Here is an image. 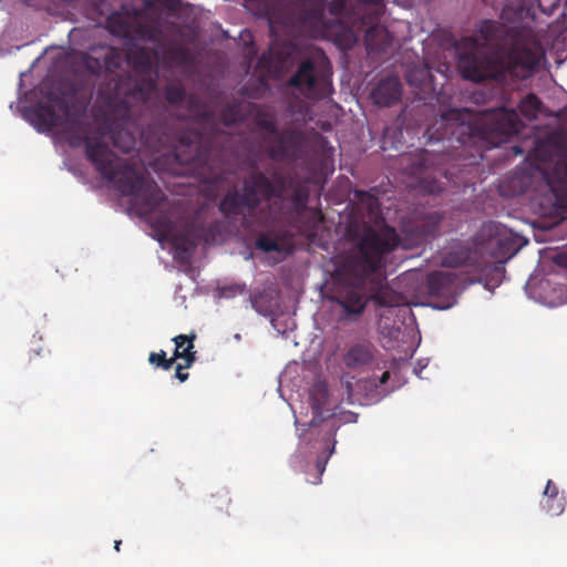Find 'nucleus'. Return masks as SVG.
Returning <instances> with one entry per match:
<instances>
[{
  "label": "nucleus",
  "instance_id": "nucleus-16",
  "mask_svg": "<svg viewBox=\"0 0 567 567\" xmlns=\"http://www.w3.org/2000/svg\"><path fill=\"white\" fill-rule=\"evenodd\" d=\"M455 274L451 271H433L427 277V289L431 296L441 297L449 293L455 282Z\"/></svg>",
  "mask_w": 567,
  "mask_h": 567
},
{
  "label": "nucleus",
  "instance_id": "nucleus-41",
  "mask_svg": "<svg viewBox=\"0 0 567 567\" xmlns=\"http://www.w3.org/2000/svg\"><path fill=\"white\" fill-rule=\"evenodd\" d=\"M414 74H420L421 80H424L425 76L429 75V71L426 69H420V70H417L415 72L414 71H410L409 74H408V81L410 83H412V81H413L412 78H413Z\"/></svg>",
  "mask_w": 567,
  "mask_h": 567
},
{
  "label": "nucleus",
  "instance_id": "nucleus-20",
  "mask_svg": "<svg viewBox=\"0 0 567 567\" xmlns=\"http://www.w3.org/2000/svg\"><path fill=\"white\" fill-rule=\"evenodd\" d=\"M475 265V255L472 249L468 247H456L449 252H446L443 257V266L450 268H458L462 266H474Z\"/></svg>",
  "mask_w": 567,
  "mask_h": 567
},
{
  "label": "nucleus",
  "instance_id": "nucleus-3",
  "mask_svg": "<svg viewBox=\"0 0 567 567\" xmlns=\"http://www.w3.org/2000/svg\"><path fill=\"white\" fill-rule=\"evenodd\" d=\"M462 42L466 50L458 56V69L468 81H503L507 75L518 76V69L529 72L539 63L536 40L498 21H482L477 34Z\"/></svg>",
  "mask_w": 567,
  "mask_h": 567
},
{
  "label": "nucleus",
  "instance_id": "nucleus-43",
  "mask_svg": "<svg viewBox=\"0 0 567 567\" xmlns=\"http://www.w3.org/2000/svg\"><path fill=\"white\" fill-rule=\"evenodd\" d=\"M389 378H390V372L389 371L383 372L381 378H380V380H379L380 384L386 383Z\"/></svg>",
  "mask_w": 567,
  "mask_h": 567
},
{
  "label": "nucleus",
  "instance_id": "nucleus-8",
  "mask_svg": "<svg viewBox=\"0 0 567 567\" xmlns=\"http://www.w3.org/2000/svg\"><path fill=\"white\" fill-rule=\"evenodd\" d=\"M267 16L270 30L274 31L277 27L290 28L297 23L306 22L307 20L320 21L323 17V8L317 6L310 11L296 10L291 6H286L281 1H278L268 9Z\"/></svg>",
  "mask_w": 567,
  "mask_h": 567
},
{
  "label": "nucleus",
  "instance_id": "nucleus-27",
  "mask_svg": "<svg viewBox=\"0 0 567 567\" xmlns=\"http://www.w3.org/2000/svg\"><path fill=\"white\" fill-rule=\"evenodd\" d=\"M540 505L550 516H558L565 511L566 499L564 496L543 497Z\"/></svg>",
  "mask_w": 567,
  "mask_h": 567
},
{
  "label": "nucleus",
  "instance_id": "nucleus-9",
  "mask_svg": "<svg viewBox=\"0 0 567 567\" xmlns=\"http://www.w3.org/2000/svg\"><path fill=\"white\" fill-rule=\"evenodd\" d=\"M485 233L491 237L487 247L495 258H509L522 247L520 237L499 224L489 223L484 226L483 234Z\"/></svg>",
  "mask_w": 567,
  "mask_h": 567
},
{
  "label": "nucleus",
  "instance_id": "nucleus-40",
  "mask_svg": "<svg viewBox=\"0 0 567 567\" xmlns=\"http://www.w3.org/2000/svg\"><path fill=\"white\" fill-rule=\"evenodd\" d=\"M343 9H344V1L336 0L330 6L329 11L334 16H339L343 11Z\"/></svg>",
  "mask_w": 567,
  "mask_h": 567
},
{
  "label": "nucleus",
  "instance_id": "nucleus-6",
  "mask_svg": "<svg viewBox=\"0 0 567 567\" xmlns=\"http://www.w3.org/2000/svg\"><path fill=\"white\" fill-rule=\"evenodd\" d=\"M309 187L301 183H289L280 174L269 178L254 169L244 179L240 189L228 190L219 203V210L226 217H246L259 205L272 202L277 212L286 217L300 216L307 209Z\"/></svg>",
  "mask_w": 567,
  "mask_h": 567
},
{
  "label": "nucleus",
  "instance_id": "nucleus-13",
  "mask_svg": "<svg viewBox=\"0 0 567 567\" xmlns=\"http://www.w3.org/2000/svg\"><path fill=\"white\" fill-rule=\"evenodd\" d=\"M101 58L103 60V65L105 68V75L104 80L101 83L99 90L107 84L115 83L124 78H133L135 76L124 73V74H117L115 71L121 68L122 65V53L118 49L114 47H101Z\"/></svg>",
  "mask_w": 567,
  "mask_h": 567
},
{
  "label": "nucleus",
  "instance_id": "nucleus-10",
  "mask_svg": "<svg viewBox=\"0 0 567 567\" xmlns=\"http://www.w3.org/2000/svg\"><path fill=\"white\" fill-rule=\"evenodd\" d=\"M306 143L301 131L287 128L278 132L269 146V156L275 161L296 159L299 157Z\"/></svg>",
  "mask_w": 567,
  "mask_h": 567
},
{
  "label": "nucleus",
  "instance_id": "nucleus-22",
  "mask_svg": "<svg viewBox=\"0 0 567 567\" xmlns=\"http://www.w3.org/2000/svg\"><path fill=\"white\" fill-rule=\"evenodd\" d=\"M251 307L260 315L268 317L274 313L277 301L270 290H258L250 295Z\"/></svg>",
  "mask_w": 567,
  "mask_h": 567
},
{
  "label": "nucleus",
  "instance_id": "nucleus-36",
  "mask_svg": "<svg viewBox=\"0 0 567 567\" xmlns=\"http://www.w3.org/2000/svg\"><path fill=\"white\" fill-rule=\"evenodd\" d=\"M161 6L167 10L176 11L181 8L182 0H156Z\"/></svg>",
  "mask_w": 567,
  "mask_h": 567
},
{
  "label": "nucleus",
  "instance_id": "nucleus-37",
  "mask_svg": "<svg viewBox=\"0 0 567 567\" xmlns=\"http://www.w3.org/2000/svg\"><path fill=\"white\" fill-rule=\"evenodd\" d=\"M429 156H430V152L427 150L422 151V154H421V156L419 158V163H417L419 171H425L429 167V165H430Z\"/></svg>",
  "mask_w": 567,
  "mask_h": 567
},
{
  "label": "nucleus",
  "instance_id": "nucleus-28",
  "mask_svg": "<svg viewBox=\"0 0 567 567\" xmlns=\"http://www.w3.org/2000/svg\"><path fill=\"white\" fill-rule=\"evenodd\" d=\"M256 124L261 131H265L272 140L275 138L276 135H278L279 131L274 115L258 114L256 117Z\"/></svg>",
  "mask_w": 567,
  "mask_h": 567
},
{
  "label": "nucleus",
  "instance_id": "nucleus-12",
  "mask_svg": "<svg viewBox=\"0 0 567 567\" xmlns=\"http://www.w3.org/2000/svg\"><path fill=\"white\" fill-rule=\"evenodd\" d=\"M402 85L396 76L381 80L371 92V100L375 105L390 106L401 97Z\"/></svg>",
  "mask_w": 567,
  "mask_h": 567
},
{
  "label": "nucleus",
  "instance_id": "nucleus-4",
  "mask_svg": "<svg viewBox=\"0 0 567 567\" xmlns=\"http://www.w3.org/2000/svg\"><path fill=\"white\" fill-rule=\"evenodd\" d=\"M197 127L171 126L168 122L156 121L142 127L140 137L143 144L154 152L165 148L163 154L168 171L174 174H186L207 166L216 140L223 133L214 113L195 94H187L184 104Z\"/></svg>",
  "mask_w": 567,
  "mask_h": 567
},
{
  "label": "nucleus",
  "instance_id": "nucleus-25",
  "mask_svg": "<svg viewBox=\"0 0 567 567\" xmlns=\"http://www.w3.org/2000/svg\"><path fill=\"white\" fill-rule=\"evenodd\" d=\"M186 96L187 92L181 83H171L167 84L164 89V97L169 105H183Z\"/></svg>",
  "mask_w": 567,
  "mask_h": 567
},
{
  "label": "nucleus",
  "instance_id": "nucleus-47",
  "mask_svg": "<svg viewBox=\"0 0 567 567\" xmlns=\"http://www.w3.org/2000/svg\"><path fill=\"white\" fill-rule=\"evenodd\" d=\"M377 300L380 305H384V302L381 300V298L379 296H377Z\"/></svg>",
  "mask_w": 567,
  "mask_h": 567
},
{
  "label": "nucleus",
  "instance_id": "nucleus-11",
  "mask_svg": "<svg viewBox=\"0 0 567 567\" xmlns=\"http://www.w3.org/2000/svg\"><path fill=\"white\" fill-rule=\"evenodd\" d=\"M298 54V47L292 41H275L271 43L268 53L261 56L259 63L280 74L293 66Z\"/></svg>",
  "mask_w": 567,
  "mask_h": 567
},
{
  "label": "nucleus",
  "instance_id": "nucleus-21",
  "mask_svg": "<svg viewBox=\"0 0 567 567\" xmlns=\"http://www.w3.org/2000/svg\"><path fill=\"white\" fill-rule=\"evenodd\" d=\"M194 339V334H192L190 337L186 334H178L175 338H173V341L175 342V350L173 357L175 358V360L183 359L185 361V367H192V364L196 360L195 351H193Z\"/></svg>",
  "mask_w": 567,
  "mask_h": 567
},
{
  "label": "nucleus",
  "instance_id": "nucleus-42",
  "mask_svg": "<svg viewBox=\"0 0 567 567\" xmlns=\"http://www.w3.org/2000/svg\"><path fill=\"white\" fill-rule=\"evenodd\" d=\"M427 190L430 193H440L442 190V187L439 183L435 182L427 188Z\"/></svg>",
  "mask_w": 567,
  "mask_h": 567
},
{
  "label": "nucleus",
  "instance_id": "nucleus-1",
  "mask_svg": "<svg viewBox=\"0 0 567 567\" xmlns=\"http://www.w3.org/2000/svg\"><path fill=\"white\" fill-rule=\"evenodd\" d=\"M156 83L153 79L138 80L124 78L97 90L96 117L103 115V123L90 131L76 118H69V144L71 147L84 146L86 159L94 169L125 196H133V203L140 215L147 217L159 241H169L175 257L188 259L200 240L206 239L207 229L203 221L194 217L179 227L173 209L157 210L166 199L157 183L135 163L118 157L109 146V136L113 145L123 153L135 148L136 137L131 131L132 107L145 104Z\"/></svg>",
  "mask_w": 567,
  "mask_h": 567
},
{
  "label": "nucleus",
  "instance_id": "nucleus-5",
  "mask_svg": "<svg viewBox=\"0 0 567 567\" xmlns=\"http://www.w3.org/2000/svg\"><path fill=\"white\" fill-rule=\"evenodd\" d=\"M457 109H450L426 130L429 142L447 143L434 153L453 156L449 150L457 151L462 156L466 147L480 144L481 148L489 150L506 143L516 135L522 126L515 110L496 109L485 111L475 124L464 122Z\"/></svg>",
  "mask_w": 567,
  "mask_h": 567
},
{
  "label": "nucleus",
  "instance_id": "nucleus-32",
  "mask_svg": "<svg viewBox=\"0 0 567 567\" xmlns=\"http://www.w3.org/2000/svg\"><path fill=\"white\" fill-rule=\"evenodd\" d=\"M385 29L379 27V25H372L367 29L364 34V43L369 51L378 50L379 44L377 42V38L381 34H385Z\"/></svg>",
  "mask_w": 567,
  "mask_h": 567
},
{
  "label": "nucleus",
  "instance_id": "nucleus-24",
  "mask_svg": "<svg viewBox=\"0 0 567 567\" xmlns=\"http://www.w3.org/2000/svg\"><path fill=\"white\" fill-rule=\"evenodd\" d=\"M542 102L536 94L529 93L518 104V110L527 120H536L540 112Z\"/></svg>",
  "mask_w": 567,
  "mask_h": 567
},
{
  "label": "nucleus",
  "instance_id": "nucleus-45",
  "mask_svg": "<svg viewBox=\"0 0 567 567\" xmlns=\"http://www.w3.org/2000/svg\"><path fill=\"white\" fill-rule=\"evenodd\" d=\"M121 545H122V542H121V540H115V543H114V549H115L116 551H120V549H121Z\"/></svg>",
  "mask_w": 567,
  "mask_h": 567
},
{
  "label": "nucleus",
  "instance_id": "nucleus-31",
  "mask_svg": "<svg viewBox=\"0 0 567 567\" xmlns=\"http://www.w3.org/2000/svg\"><path fill=\"white\" fill-rule=\"evenodd\" d=\"M334 41L342 49H351L357 43V35L351 29L341 25Z\"/></svg>",
  "mask_w": 567,
  "mask_h": 567
},
{
  "label": "nucleus",
  "instance_id": "nucleus-7",
  "mask_svg": "<svg viewBox=\"0 0 567 567\" xmlns=\"http://www.w3.org/2000/svg\"><path fill=\"white\" fill-rule=\"evenodd\" d=\"M326 64H328L326 59L320 62H316L313 58L302 60L287 81V85L306 97H316L318 89L326 82Z\"/></svg>",
  "mask_w": 567,
  "mask_h": 567
},
{
  "label": "nucleus",
  "instance_id": "nucleus-19",
  "mask_svg": "<svg viewBox=\"0 0 567 567\" xmlns=\"http://www.w3.org/2000/svg\"><path fill=\"white\" fill-rule=\"evenodd\" d=\"M38 131H51L59 125L60 116L49 105L39 104L31 111Z\"/></svg>",
  "mask_w": 567,
  "mask_h": 567
},
{
  "label": "nucleus",
  "instance_id": "nucleus-26",
  "mask_svg": "<svg viewBox=\"0 0 567 567\" xmlns=\"http://www.w3.org/2000/svg\"><path fill=\"white\" fill-rule=\"evenodd\" d=\"M161 37L162 31L155 24L140 23L136 27H134L133 38L143 41L157 42L159 41Z\"/></svg>",
  "mask_w": 567,
  "mask_h": 567
},
{
  "label": "nucleus",
  "instance_id": "nucleus-35",
  "mask_svg": "<svg viewBox=\"0 0 567 567\" xmlns=\"http://www.w3.org/2000/svg\"><path fill=\"white\" fill-rule=\"evenodd\" d=\"M554 496H560L559 489H558V486L551 480H548L545 491H544V494H543V497H554Z\"/></svg>",
  "mask_w": 567,
  "mask_h": 567
},
{
  "label": "nucleus",
  "instance_id": "nucleus-14",
  "mask_svg": "<svg viewBox=\"0 0 567 567\" xmlns=\"http://www.w3.org/2000/svg\"><path fill=\"white\" fill-rule=\"evenodd\" d=\"M374 347L371 343L352 344L343 354L342 361L348 369L362 370L374 360Z\"/></svg>",
  "mask_w": 567,
  "mask_h": 567
},
{
  "label": "nucleus",
  "instance_id": "nucleus-17",
  "mask_svg": "<svg viewBox=\"0 0 567 567\" xmlns=\"http://www.w3.org/2000/svg\"><path fill=\"white\" fill-rule=\"evenodd\" d=\"M256 247L265 252H282L290 250V243L285 235L268 231L261 233L256 239Z\"/></svg>",
  "mask_w": 567,
  "mask_h": 567
},
{
  "label": "nucleus",
  "instance_id": "nucleus-44",
  "mask_svg": "<svg viewBox=\"0 0 567 567\" xmlns=\"http://www.w3.org/2000/svg\"><path fill=\"white\" fill-rule=\"evenodd\" d=\"M317 467H318L319 473L322 474L326 468V462H322L321 460H319L317 462Z\"/></svg>",
  "mask_w": 567,
  "mask_h": 567
},
{
  "label": "nucleus",
  "instance_id": "nucleus-33",
  "mask_svg": "<svg viewBox=\"0 0 567 567\" xmlns=\"http://www.w3.org/2000/svg\"><path fill=\"white\" fill-rule=\"evenodd\" d=\"M212 507H214L216 511L223 512L228 511V507L230 505V497L228 496V493L225 491H219L216 494L212 495Z\"/></svg>",
  "mask_w": 567,
  "mask_h": 567
},
{
  "label": "nucleus",
  "instance_id": "nucleus-29",
  "mask_svg": "<svg viewBox=\"0 0 567 567\" xmlns=\"http://www.w3.org/2000/svg\"><path fill=\"white\" fill-rule=\"evenodd\" d=\"M148 362L156 367L162 368L165 371H168L173 368L175 363V358H167L166 352L164 350H161L158 352H151L148 355Z\"/></svg>",
  "mask_w": 567,
  "mask_h": 567
},
{
  "label": "nucleus",
  "instance_id": "nucleus-46",
  "mask_svg": "<svg viewBox=\"0 0 567 567\" xmlns=\"http://www.w3.org/2000/svg\"><path fill=\"white\" fill-rule=\"evenodd\" d=\"M513 150H514V152L516 154H522L523 153V151L518 146L513 147Z\"/></svg>",
  "mask_w": 567,
  "mask_h": 567
},
{
  "label": "nucleus",
  "instance_id": "nucleus-18",
  "mask_svg": "<svg viewBox=\"0 0 567 567\" xmlns=\"http://www.w3.org/2000/svg\"><path fill=\"white\" fill-rule=\"evenodd\" d=\"M353 200L360 214L367 215L370 219H377L380 214V200L374 194L355 189Z\"/></svg>",
  "mask_w": 567,
  "mask_h": 567
},
{
  "label": "nucleus",
  "instance_id": "nucleus-30",
  "mask_svg": "<svg viewBox=\"0 0 567 567\" xmlns=\"http://www.w3.org/2000/svg\"><path fill=\"white\" fill-rule=\"evenodd\" d=\"M94 53H96L97 55H90V54H87L85 56L84 65H85V69L90 73L95 74V75H100L103 72H105V68L103 65V60L101 58L100 49L99 50L95 49Z\"/></svg>",
  "mask_w": 567,
  "mask_h": 567
},
{
  "label": "nucleus",
  "instance_id": "nucleus-38",
  "mask_svg": "<svg viewBox=\"0 0 567 567\" xmlns=\"http://www.w3.org/2000/svg\"><path fill=\"white\" fill-rule=\"evenodd\" d=\"M189 367H185V363H177L175 367V377L179 380V382H185L189 374L187 372H184V369H188Z\"/></svg>",
  "mask_w": 567,
  "mask_h": 567
},
{
  "label": "nucleus",
  "instance_id": "nucleus-15",
  "mask_svg": "<svg viewBox=\"0 0 567 567\" xmlns=\"http://www.w3.org/2000/svg\"><path fill=\"white\" fill-rule=\"evenodd\" d=\"M329 399L328 386L324 382H317L312 385L309 392V400L312 410V420L310 425H315L318 420H323L328 416V410L324 411Z\"/></svg>",
  "mask_w": 567,
  "mask_h": 567
},
{
  "label": "nucleus",
  "instance_id": "nucleus-39",
  "mask_svg": "<svg viewBox=\"0 0 567 567\" xmlns=\"http://www.w3.org/2000/svg\"><path fill=\"white\" fill-rule=\"evenodd\" d=\"M135 63H136V65L141 66L142 69L150 68V60H148V56L144 53V51H141L140 53L136 54Z\"/></svg>",
  "mask_w": 567,
  "mask_h": 567
},
{
  "label": "nucleus",
  "instance_id": "nucleus-34",
  "mask_svg": "<svg viewBox=\"0 0 567 567\" xmlns=\"http://www.w3.org/2000/svg\"><path fill=\"white\" fill-rule=\"evenodd\" d=\"M238 109L236 105L228 104L221 112V120L226 126H229L238 120Z\"/></svg>",
  "mask_w": 567,
  "mask_h": 567
},
{
  "label": "nucleus",
  "instance_id": "nucleus-23",
  "mask_svg": "<svg viewBox=\"0 0 567 567\" xmlns=\"http://www.w3.org/2000/svg\"><path fill=\"white\" fill-rule=\"evenodd\" d=\"M107 29L111 33L123 38V39H132L134 25L133 23L122 14L115 12L112 13L106 20Z\"/></svg>",
  "mask_w": 567,
  "mask_h": 567
},
{
  "label": "nucleus",
  "instance_id": "nucleus-2",
  "mask_svg": "<svg viewBox=\"0 0 567 567\" xmlns=\"http://www.w3.org/2000/svg\"><path fill=\"white\" fill-rule=\"evenodd\" d=\"M443 215L427 212L417 215L415 223L405 227L410 238H402L396 229L386 224H363L353 235V246L348 252L343 269L352 277L350 286L334 297L343 309V317L360 315L365 306L360 286L385 267L386 258L399 247L419 246L439 234Z\"/></svg>",
  "mask_w": 567,
  "mask_h": 567
},
{
  "label": "nucleus",
  "instance_id": "nucleus-48",
  "mask_svg": "<svg viewBox=\"0 0 567 567\" xmlns=\"http://www.w3.org/2000/svg\"><path fill=\"white\" fill-rule=\"evenodd\" d=\"M566 174H567V165H566Z\"/></svg>",
  "mask_w": 567,
  "mask_h": 567
}]
</instances>
